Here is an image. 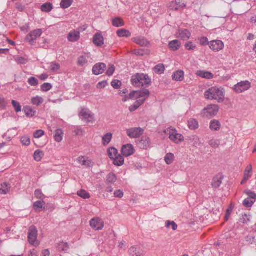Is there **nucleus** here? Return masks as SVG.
I'll return each mask as SVG.
<instances>
[{
    "label": "nucleus",
    "instance_id": "de8ad7c7",
    "mask_svg": "<svg viewBox=\"0 0 256 256\" xmlns=\"http://www.w3.org/2000/svg\"><path fill=\"white\" fill-rule=\"evenodd\" d=\"M20 142L23 146H28L30 144V140L27 136H22L20 138Z\"/></svg>",
    "mask_w": 256,
    "mask_h": 256
},
{
    "label": "nucleus",
    "instance_id": "c85d7f7f",
    "mask_svg": "<svg viewBox=\"0 0 256 256\" xmlns=\"http://www.w3.org/2000/svg\"><path fill=\"white\" fill-rule=\"evenodd\" d=\"M223 179V176H216L214 177L212 180V186L214 188H218L222 183V180Z\"/></svg>",
    "mask_w": 256,
    "mask_h": 256
},
{
    "label": "nucleus",
    "instance_id": "052dcab7",
    "mask_svg": "<svg viewBox=\"0 0 256 256\" xmlns=\"http://www.w3.org/2000/svg\"><path fill=\"white\" fill-rule=\"evenodd\" d=\"M114 71L115 66H114V65H110L106 71V74L108 76H110L113 74Z\"/></svg>",
    "mask_w": 256,
    "mask_h": 256
},
{
    "label": "nucleus",
    "instance_id": "a211bd4d",
    "mask_svg": "<svg viewBox=\"0 0 256 256\" xmlns=\"http://www.w3.org/2000/svg\"><path fill=\"white\" fill-rule=\"evenodd\" d=\"M93 42L97 46L101 47L104 44V38L101 34L97 33L93 38Z\"/></svg>",
    "mask_w": 256,
    "mask_h": 256
},
{
    "label": "nucleus",
    "instance_id": "1a4fd4ad",
    "mask_svg": "<svg viewBox=\"0 0 256 256\" xmlns=\"http://www.w3.org/2000/svg\"><path fill=\"white\" fill-rule=\"evenodd\" d=\"M132 84L137 87L142 86L144 84V76L143 74H136L132 77Z\"/></svg>",
    "mask_w": 256,
    "mask_h": 256
},
{
    "label": "nucleus",
    "instance_id": "c756f323",
    "mask_svg": "<svg viewBox=\"0 0 256 256\" xmlns=\"http://www.w3.org/2000/svg\"><path fill=\"white\" fill-rule=\"evenodd\" d=\"M113 160V163L117 166H122L124 164V158L120 154H118Z\"/></svg>",
    "mask_w": 256,
    "mask_h": 256
},
{
    "label": "nucleus",
    "instance_id": "412c9836",
    "mask_svg": "<svg viewBox=\"0 0 256 256\" xmlns=\"http://www.w3.org/2000/svg\"><path fill=\"white\" fill-rule=\"evenodd\" d=\"M221 124L220 122L216 120H211L210 124V128L212 131H218L220 129Z\"/></svg>",
    "mask_w": 256,
    "mask_h": 256
},
{
    "label": "nucleus",
    "instance_id": "3c124183",
    "mask_svg": "<svg viewBox=\"0 0 256 256\" xmlns=\"http://www.w3.org/2000/svg\"><path fill=\"white\" fill-rule=\"evenodd\" d=\"M192 144L195 147H198L202 146V143L200 138L197 136H194L192 139Z\"/></svg>",
    "mask_w": 256,
    "mask_h": 256
},
{
    "label": "nucleus",
    "instance_id": "bb28decb",
    "mask_svg": "<svg viewBox=\"0 0 256 256\" xmlns=\"http://www.w3.org/2000/svg\"><path fill=\"white\" fill-rule=\"evenodd\" d=\"M181 46V43L178 40H174L169 42L168 46L170 48L173 50L176 51L178 50Z\"/></svg>",
    "mask_w": 256,
    "mask_h": 256
},
{
    "label": "nucleus",
    "instance_id": "13d9d810",
    "mask_svg": "<svg viewBox=\"0 0 256 256\" xmlns=\"http://www.w3.org/2000/svg\"><path fill=\"white\" fill-rule=\"evenodd\" d=\"M185 48L187 50H193L196 48V45L191 42H188L185 44Z\"/></svg>",
    "mask_w": 256,
    "mask_h": 256
},
{
    "label": "nucleus",
    "instance_id": "c9c22d12",
    "mask_svg": "<svg viewBox=\"0 0 256 256\" xmlns=\"http://www.w3.org/2000/svg\"><path fill=\"white\" fill-rule=\"evenodd\" d=\"M112 25L116 27H121L124 25V22L122 18H116L112 20Z\"/></svg>",
    "mask_w": 256,
    "mask_h": 256
},
{
    "label": "nucleus",
    "instance_id": "aec40b11",
    "mask_svg": "<svg viewBox=\"0 0 256 256\" xmlns=\"http://www.w3.org/2000/svg\"><path fill=\"white\" fill-rule=\"evenodd\" d=\"M11 188L10 184L8 182H4L0 186V194H6L9 193Z\"/></svg>",
    "mask_w": 256,
    "mask_h": 256
},
{
    "label": "nucleus",
    "instance_id": "7c9ffc66",
    "mask_svg": "<svg viewBox=\"0 0 256 256\" xmlns=\"http://www.w3.org/2000/svg\"><path fill=\"white\" fill-rule=\"evenodd\" d=\"M45 202L44 200L36 201L34 204V207L36 211L40 212L44 210Z\"/></svg>",
    "mask_w": 256,
    "mask_h": 256
},
{
    "label": "nucleus",
    "instance_id": "4c0bfd02",
    "mask_svg": "<svg viewBox=\"0 0 256 256\" xmlns=\"http://www.w3.org/2000/svg\"><path fill=\"white\" fill-rule=\"evenodd\" d=\"M208 144L213 148H217L220 146V140L218 139L212 138L208 142Z\"/></svg>",
    "mask_w": 256,
    "mask_h": 256
},
{
    "label": "nucleus",
    "instance_id": "f3484780",
    "mask_svg": "<svg viewBox=\"0 0 256 256\" xmlns=\"http://www.w3.org/2000/svg\"><path fill=\"white\" fill-rule=\"evenodd\" d=\"M144 96V92L143 90L140 91H134L131 92L128 97H126L123 100L126 102L128 100H133L135 98H142Z\"/></svg>",
    "mask_w": 256,
    "mask_h": 256
},
{
    "label": "nucleus",
    "instance_id": "5701e85b",
    "mask_svg": "<svg viewBox=\"0 0 256 256\" xmlns=\"http://www.w3.org/2000/svg\"><path fill=\"white\" fill-rule=\"evenodd\" d=\"M64 132L62 129H57L54 132V138L58 142H61L64 138Z\"/></svg>",
    "mask_w": 256,
    "mask_h": 256
},
{
    "label": "nucleus",
    "instance_id": "0eeeda50",
    "mask_svg": "<svg viewBox=\"0 0 256 256\" xmlns=\"http://www.w3.org/2000/svg\"><path fill=\"white\" fill-rule=\"evenodd\" d=\"M251 86L250 82L248 80L242 81L234 85V90L237 93H241L248 90Z\"/></svg>",
    "mask_w": 256,
    "mask_h": 256
},
{
    "label": "nucleus",
    "instance_id": "09e8293b",
    "mask_svg": "<svg viewBox=\"0 0 256 256\" xmlns=\"http://www.w3.org/2000/svg\"><path fill=\"white\" fill-rule=\"evenodd\" d=\"M142 102L140 100H136L132 106H131L129 107V110L130 112H133L136 110L137 108H138L142 104Z\"/></svg>",
    "mask_w": 256,
    "mask_h": 256
},
{
    "label": "nucleus",
    "instance_id": "ea45409f",
    "mask_svg": "<svg viewBox=\"0 0 256 256\" xmlns=\"http://www.w3.org/2000/svg\"><path fill=\"white\" fill-rule=\"evenodd\" d=\"M73 0H62L60 6L63 9H66L70 8L73 3Z\"/></svg>",
    "mask_w": 256,
    "mask_h": 256
},
{
    "label": "nucleus",
    "instance_id": "39448f33",
    "mask_svg": "<svg viewBox=\"0 0 256 256\" xmlns=\"http://www.w3.org/2000/svg\"><path fill=\"white\" fill-rule=\"evenodd\" d=\"M90 225L94 230L99 231L102 230L104 224L102 219L98 217H95L90 221Z\"/></svg>",
    "mask_w": 256,
    "mask_h": 256
},
{
    "label": "nucleus",
    "instance_id": "680f3d73",
    "mask_svg": "<svg viewBox=\"0 0 256 256\" xmlns=\"http://www.w3.org/2000/svg\"><path fill=\"white\" fill-rule=\"evenodd\" d=\"M44 134V132L42 130H40L36 131L34 133V137L35 138H38L42 136Z\"/></svg>",
    "mask_w": 256,
    "mask_h": 256
},
{
    "label": "nucleus",
    "instance_id": "423d86ee",
    "mask_svg": "<svg viewBox=\"0 0 256 256\" xmlns=\"http://www.w3.org/2000/svg\"><path fill=\"white\" fill-rule=\"evenodd\" d=\"M38 236V230L35 226H30L28 230V240L30 244L32 245L37 246L38 243L36 242Z\"/></svg>",
    "mask_w": 256,
    "mask_h": 256
},
{
    "label": "nucleus",
    "instance_id": "49530a36",
    "mask_svg": "<svg viewBox=\"0 0 256 256\" xmlns=\"http://www.w3.org/2000/svg\"><path fill=\"white\" fill-rule=\"evenodd\" d=\"M170 226L173 230H176L178 228V225L174 222L167 220L166 222V226L167 228H170Z\"/></svg>",
    "mask_w": 256,
    "mask_h": 256
},
{
    "label": "nucleus",
    "instance_id": "b1692460",
    "mask_svg": "<svg viewBox=\"0 0 256 256\" xmlns=\"http://www.w3.org/2000/svg\"><path fill=\"white\" fill-rule=\"evenodd\" d=\"M186 4L180 2H172L170 3V8L174 10H179L186 7Z\"/></svg>",
    "mask_w": 256,
    "mask_h": 256
},
{
    "label": "nucleus",
    "instance_id": "f257e3e1",
    "mask_svg": "<svg viewBox=\"0 0 256 256\" xmlns=\"http://www.w3.org/2000/svg\"><path fill=\"white\" fill-rule=\"evenodd\" d=\"M204 96L208 100H215L218 102L221 103L225 99V90L222 87H212L204 92Z\"/></svg>",
    "mask_w": 256,
    "mask_h": 256
},
{
    "label": "nucleus",
    "instance_id": "69168bd1",
    "mask_svg": "<svg viewBox=\"0 0 256 256\" xmlns=\"http://www.w3.org/2000/svg\"><path fill=\"white\" fill-rule=\"evenodd\" d=\"M28 83L32 86H36L38 84V80L34 77H31L28 80Z\"/></svg>",
    "mask_w": 256,
    "mask_h": 256
},
{
    "label": "nucleus",
    "instance_id": "603ef678",
    "mask_svg": "<svg viewBox=\"0 0 256 256\" xmlns=\"http://www.w3.org/2000/svg\"><path fill=\"white\" fill-rule=\"evenodd\" d=\"M129 253L130 256H139V250L134 247H131L129 250Z\"/></svg>",
    "mask_w": 256,
    "mask_h": 256
},
{
    "label": "nucleus",
    "instance_id": "20e7f679",
    "mask_svg": "<svg viewBox=\"0 0 256 256\" xmlns=\"http://www.w3.org/2000/svg\"><path fill=\"white\" fill-rule=\"evenodd\" d=\"M42 34L41 29H37L32 31L28 34L25 38L26 41L30 43V44H34L35 40L40 37Z\"/></svg>",
    "mask_w": 256,
    "mask_h": 256
},
{
    "label": "nucleus",
    "instance_id": "a18cd8bd",
    "mask_svg": "<svg viewBox=\"0 0 256 256\" xmlns=\"http://www.w3.org/2000/svg\"><path fill=\"white\" fill-rule=\"evenodd\" d=\"M12 104L16 112H19L22 111V106L20 102L14 100H12Z\"/></svg>",
    "mask_w": 256,
    "mask_h": 256
},
{
    "label": "nucleus",
    "instance_id": "9d476101",
    "mask_svg": "<svg viewBox=\"0 0 256 256\" xmlns=\"http://www.w3.org/2000/svg\"><path fill=\"white\" fill-rule=\"evenodd\" d=\"M168 132H169V138L176 143H178L184 140V136L178 133L176 130H167Z\"/></svg>",
    "mask_w": 256,
    "mask_h": 256
},
{
    "label": "nucleus",
    "instance_id": "4468645a",
    "mask_svg": "<svg viewBox=\"0 0 256 256\" xmlns=\"http://www.w3.org/2000/svg\"><path fill=\"white\" fill-rule=\"evenodd\" d=\"M106 68V65L104 63H98L95 64L92 68V72L95 75H99L102 74Z\"/></svg>",
    "mask_w": 256,
    "mask_h": 256
},
{
    "label": "nucleus",
    "instance_id": "6e6d98bb",
    "mask_svg": "<svg viewBox=\"0 0 256 256\" xmlns=\"http://www.w3.org/2000/svg\"><path fill=\"white\" fill-rule=\"evenodd\" d=\"M117 180L116 176L114 173H110L107 177V180L109 182L114 183Z\"/></svg>",
    "mask_w": 256,
    "mask_h": 256
},
{
    "label": "nucleus",
    "instance_id": "ddd939ff",
    "mask_svg": "<svg viewBox=\"0 0 256 256\" xmlns=\"http://www.w3.org/2000/svg\"><path fill=\"white\" fill-rule=\"evenodd\" d=\"M224 47L223 42L220 40H214L210 43V48L214 52H219Z\"/></svg>",
    "mask_w": 256,
    "mask_h": 256
},
{
    "label": "nucleus",
    "instance_id": "72a5a7b5",
    "mask_svg": "<svg viewBox=\"0 0 256 256\" xmlns=\"http://www.w3.org/2000/svg\"><path fill=\"white\" fill-rule=\"evenodd\" d=\"M60 68V66L59 64L52 62L50 64V72H57Z\"/></svg>",
    "mask_w": 256,
    "mask_h": 256
},
{
    "label": "nucleus",
    "instance_id": "6e6552de",
    "mask_svg": "<svg viewBox=\"0 0 256 256\" xmlns=\"http://www.w3.org/2000/svg\"><path fill=\"white\" fill-rule=\"evenodd\" d=\"M144 130L140 128H133L126 130V134L130 138H138L143 134Z\"/></svg>",
    "mask_w": 256,
    "mask_h": 256
},
{
    "label": "nucleus",
    "instance_id": "2f4dec72",
    "mask_svg": "<svg viewBox=\"0 0 256 256\" xmlns=\"http://www.w3.org/2000/svg\"><path fill=\"white\" fill-rule=\"evenodd\" d=\"M116 34L119 37L128 38L131 36V34L128 30L124 28L118 30Z\"/></svg>",
    "mask_w": 256,
    "mask_h": 256
},
{
    "label": "nucleus",
    "instance_id": "f8f14e48",
    "mask_svg": "<svg viewBox=\"0 0 256 256\" xmlns=\"http://www.w3.org/2000/svg\"><path fill=\"white\" fill-rule=\"evenodd\" d=\"M135 150L131 144H127L122 146L121 152L123 156L128 157L134 153Z\"/></svg>",
    "mask_w": 256,
    "mask_h": 256
},
{
    "label": "nucleus",
    "instance_id": "f03ea898",
    "mask_svg": "<svg viewBox=\"0 0 256 256\" xmlns=\"http://www.w3.org/2000/svg\"><path fill=\"white\" fill-rule=\"evenodd\" d=\"M79 116L87 124H92L96 120L94 114L86 108H82L79 113Z\"/></svg>",
    "mask_w": 256,
    "mask_h": 256
},
{
    "label": "nucleus",
    "instance_id": "9b49d317",
    "mask_svg": "<svg viewBox=\"0 0 256 256\" xmlns=\"http://www.w3.org/2000/svg\"><path fill=\"white\" fill-rule=\"evenodd\" d=\"M80 34L79 30H73L67 36V38L70 42H76L80 39Z\"/></svg>",
    "mask_w": 256,
    "mask_h": 256
},
{
    "label": "nucleus",
    "instance_id": "5fc2aeb1",
    "mask_svg": "<svg viewBox=\"0 0 256 256\" xmlns=\"http://www.w3.org/2000/svg\"><path fill=\"white\" fill-rule=\"evenodd\" d=\"M244 193L248 196V198H250L252 200H256V194L251 191L250 190H246L244 191Z\"/></svg>",
    "mask_w": 256,
    "mask_h": 256
},
{
    "label": "nucleus",
    "instance_id": "f704fd0d",
    "mask_svg": "<svg viewBox=\"0 0 256 256\" xmlns=\"http://www.w3.org/2000/svg\"><path fill=\"white\" fill-rule=\"evenodd\" d=\"M53 6L52 4L50 2L44 4L41 6L42 11L45 12H50Z\"/></svg>",
    "mask_w": 256,
    "mask_h": 256
},
{
    "label": "nucleus",
    "instance_id": "c03bdc74",
    "mask_svg": "<svg viewBox=\"0 0 256 256\" xmlns=\"http://www.w3.org/2000/svg\"><path fill=\"white\" fill-rule=\"evenodd\" d=\"M174 158V154L172 153H168L164 158V160L168 164H171Z\"/></svg>",
    "mask_w": 256,
    "mask_h": 256
},
{
    "label": "nucleus",
    "instance_id": "4be33fe9",
    "mask_svg": "<svg viewBox=\"0 0 256 256\" xmlns=\"http://www.w3.org/2000/svg\"><path fill=\"white\" fill-rule=\"evenodd\" d=\"M196 75L204 78L210 80L214 78V75L212 73L204 71V70H198L196 73Z\"/></svg>",
    "mask_w": 256,
    "mask_h": 256
},
{
    "label": "nucleus",
    "instance_id": "cd10ccee",
    "mask_svg": "<svg viewBox=\"0 0 256 256\" xmlns=\"http://www.w3.org/2000/svg\"><path fill=\"white\" fill-rule=\"evenodd\" d=\"M112 138V134L110 132H108L105 134L102 138V143L104 146L108 145L111 142Z\"/></svg>",
    "mask_w": 256,
    "mask_h": 256
},
{
    "label": "nucleus",
    "instance_id": "774afa93",
    "mask_svg": "<svg viewBox=\"0 0 256 256\" xmlns=\"http://www.w3.org/2000/svg\"><path fill=\"white\" fill-rule=\"evenodd\" d=\"M246 242H248L250 244H255L256 242V240L255 239V237L252 236H248L246 238Z\"/></svg>",
    "mask_w": 256,
    "mask_h": 256
},
{
    "label": "nucleus",
    "instance_id": "dca6fc26",
    "mask_svg": "<svg viewBox=\"0 0 256 256\" xmlns=\"http://www.w3.org/2000/svg\"><path fill=\"white\" fill-rule=\"evenodd\" d=\"M177 37L184 40H186L190 38L191 34L186 29L179 30L176 34Z\"/></svg>",
    "mask_w": 256,
    "mask_h": 256
},
{
    "label": "nucleus",
    "instance_id": "58836bf2",
    "mask_svg": "<svg viewBox=\"0 0 256 256\" xmlns=\"http://www.w3.org/2000/svg\"><path fill=\"white\" fill-rule=\"evenodd\" d=\"M77 195L84 199H88L90 198V194L84 190L78 191Z\"/></svg>",
    "mask_w": 256,
    "mask_h": 256
},
{
    "label": "nucleus",
    "instance_id": "e433bc0d",
    "mask_svg": "<svg viewBox=\"0 0 256 256\" xmlns=\"http://www.w3.org/2000/svg\"><path fill=\"white\" fill-rule=\"evenodd\" d=\"M44 102V99L42 97L40 96H36L32 98L31 102L34 105L39 106L42 104Z\"/></svg>",
    "mask_w": 256,
    "mask_h": 256
},
{
    "label": "nucleus",
    "instance_id": "e2e57ef3",
    "mask_svg": "<svg viewBox=\"0 0 256 256\" xmlns=\"http://www.w3.org/2000/svg\"><path fill=\"white\" fill-rule=\"evenodd\" d=\"M121 85L122 82L119 80H114L112 82V86L115 89L118 88L120 87Z\"/></svg>",
    "mask_w": 256,
    "mask_h": 256
},
{
    "label": "nucleus",
    "instance_id": "393cba45",
    "mask_svg": "<svg viewBox=\"0 0 256 256\" xmlns=\"http://www.w3.org/2000/svg\"><path fill=\"white\" fill-rule=\"evenodd\" d=\"M184 74L182 70H178L172 74V79L176 81L181 82L184 80Z\"/></svg>",
    "mask_w": 256,
    "mask_h": 256
},
{
    "label": "nucleus",
    "instance_id": "7ed1b4c3",
    "mask_svg": "<svg viewBox=\"0 0 256 256\" xmlns=\"http://www.w3.org/2000/svg\"><path fill=\"white\" fill-rule=\"evenodd\" d=\"M219 106L216 104H209L202 110V114L206 118H212L217 114Z\"/></svg>",
    "mask_w": 256,
    "mask_h": 256
},
{
    "label": "nucleus",
    "instance_id": "37998d69",
    "mask_svg": "<svg viewBox=\"0 0 256 256\" xmlns=\"http://www.w3.org/2000/svg\"><path fill=\"white\" fill-rule=\"evenodd\" d=\"M108 154L110 158L112 160L118 155V150L114 148H110L108 150Z\"/></svg>",
    "mask_w": 256,
    "mask_h": 256
},
{
    "label": "nucleus",
    "instance_id": "0e129e2a",
    "mask_svg": "<svg viewBox=\"0 0 256 256\" xmlns=\"http://www.w3.org/2000/svg\"><path fill=\"white\" fill-rule=\"evenodd\" d=\"M200 44L202 46H205L207 45H210V44L208 41V39L206 37L203 36L198 38Z\"/></svg>",
    "mask_w": 256,
    "mask_h": 256
},
{
    "label": "nucleus",
    "instance_id": "bf43d9fd",
    "mask_svg": "<svg viewBox=\"0 0 256 256\" xmlns=\"http://www.w3.org/2000/svg\"><path fill=\"white\" fill-rule=\"evenodd\" d=\"M68 246L67 243L62 242L58 244V249L60 250H66L68 249Z\"/></svg>",
    "mask_w": 256,
    "mask_h": 256
},
{
    "label": "nucleus",
    "instance_id": "864d4df0",
    "mask_svg": "<svg viewBox=\"0 0 256 256\" xmlns=\"http://www.w3.org/2000/svg\"><path fill=\"white\" fill-rule=\"evenodd\" d=\"M52 88V85L50 83H44L41 86V90L42 92H46Z\"/></svg>",
    "mask_w": 256,
    "mask_h": 256
},
{
    "label": "nucleus",
    "instance_id": "473e14b6",
    "mask_svg": "<svg viewBox=\"0 0 256 256\" xmlns=\"http://www.w3.org/2000/svg\"><path fill=\"white\" fill-rule=\"evenodd\" d=\"M188 126L190 130H196L198 128V122L195 119H190L188 121Z\"/></svg>",
    "mask_w": 256,
    "mask_h": 256
},
{
    "label": "nucleus",
    "instance_id": "79ce46f5",
    "mask_svg": "<svg viewBox=\"0 0 256 256\" xmlns=\"http://www.w3.org/2000/svg\"><path fill=\"white\" fill-rule=\"evenodd\" d=\"M154 70L155 72L162 74L164 72L165 67L163 64H158L154 66Z\"/></svg>",
    "mask_w": 256,
    "mask_h": 256
},
{
    "label": "nucleus",
    "instance_id": "8fccbe9b",
    "mask_svg": "<svg viewBox=\"0 0 256 256\" xmlns=\"http://www.w3.org/2000/svg\"><path fill=\"white\" fill-rule=\"evenodd\" d=\"M255 200H252L250 198L245 199L243 202V204L247 208L251 207L255 202Z\"/></svg>",
    "mask_w": 256,
    "mask_h": 256
},
{
    "label": "nucleus",
    "instance_id": "a19ab883",
    "mask_svg": "<svg viewBox=\"0 0 256 256\" xmlns=\"http://www.w3.org/2000/svg\"><path fill=\"white\" fill-rule=\"evenodd\" d=\"M44 156V152L40 150H36L34 154V158L36 162H40Z\"/></svg>",
    "mask_w": 256,
    "mask_h": 256
},
{
    "label": "nucleus",
    "instance_id": "6ab92c4d",
    "mask_svg": "<svg viewBox=\"0 0 256 256\" xmlns=\"http://www.w3.org/2000/svg\"><path fill=\"white\" fill-rule=\"evenodd\" d=\"M90 53L84 54L80 56L78 59V66H83L88 62L90 58Z\"/></svg>",
    "mask_w": 256,
    "mask_h": 256
},
{
    "label": "nucleus",
    "instance_id": "2eb2a0df",
    "mask_svg": "<svg viewBox=\"0 0 256 256\" xmlns=\"http://www.w3.org/2000/svg\"><path fill=\"white\" fill-rule=\"evenodd\" d=\"M78 162L82 166L87 168L92 167L94 166V162L89 158L85 156H80L78 158Z\"/></svg>",
    "mask_w": 256,
    "mask_h": 256
},
{
    "label": "nucleus",
    "instance_id": "338daca9",
    "mask_svg": "<svg viewBox=\"0 0 256 256\" xmlns=\"http://www.w3.org/2000/svg\"><path fill=\"white\" fill-rule=\"evenodd\" d=\"M133 41L135 43L138 44H139L140 46H143L144 45V40L143 39H142L140 38H133Z\"/></svg>",
    "mask_w": 256,
    "mask_h": 256
},
{
    "label": "nucleus",
    "instance_id": "4d7b16f0",
    "mask_svg": "<svg viewBox=\"0 0 256 256\" xmlns=\"http://www.w3.org/2000/svg\"><path fill=\"white\" fill-rule=\"evenodd\" d=\"M34 195L36 197L40 200H44L45 198V196L42 194L40 190H35Z\"/></svg>",
    "mask_w": 256,
    "mask_h": 256
},
{
    "label": "nucleus",
    "instance_id": "a878e982",
    "mask_svg": "<svg viewBox=\"0 0 256 256\" xmlns=\"http://www.w3.org/2000/svg\"><path fill=\"white\" fill-rule=\"evenodd\" d=\"M23 110L27 117L32 118L36 114V111L34 110L30 106H26L24 108Z\"/></svg>",
    "mask_w": 256,
    "mask_h": 256
}]
</instances>
